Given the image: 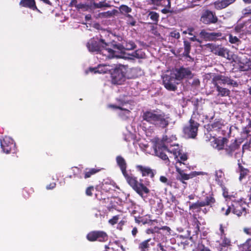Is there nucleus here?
<instances>
[{
    "mask_svg": "<svg viewBox=\"0 0 251 251\" xmlns=\"http://www.w3.org/2000/svg\"><path fill=\"white\" fill-rule=\"evenodd\" d=\"M178 157H179V159H178V162L180 164L182 163V161H186L188 159L187 155L186 153H182L181 152H180ZM183 164H184L183 163Z\"/></svg>",
    "mask_w": 251,
    "mask_h": 251,
    "instance_id": "obj_46",
    "label": "nucleus"
},
{
    "mask_svg": "<svg viewBox=\"0 0 251 251\" xmlns=\"http://www.w3.org/2000/svg\"><path fill=\"white\" fill-rule=\"evenodd\" d=\"M164 205L161 200H159L156 201L151 203V210L153 213L156 215H161L163 211Z\"/></svg>",
    "mask_w": 251,
    "mask_h": 251,
    "instance_id": "obj_19",
    "label": "nucleus"
},
{
    "mask_svg": "<svg viewBox=\"0 0 251 251\" xmlns=\"http://www.w3.org/2000/svg\"><path fill=\"white\" fill-rule=\"evenodd\" d=\"M94 190V187L93 186H90L87 187L85 191V194L88 196H92L93 195V191Z\"/></svg>",
    "mask_w": 251,
    "mask_h": 251,
    "instance_id": "obj_51",
    "label": "nucleus"
},
{
    "mask_svg": "<svg viewBox=\"0 0 251 251\" xmlns=\"http://www.w3.org/2000/svg\"><path fill=\"white\" fill-rule=\"evenodd\" d=\"M136 168L138 172H139L142 175L143 177H145L144 179L143 180V183H144L146 179H147L149 182L150 184L151 181L150 179L153 181L154 176L156 173V170L151 169L149 166H143L141 165H137ZM140 179L139 180H140ZM139 180L138 181H139Z\"/></svg>",
    "mask_w": 251,
    "mask_h": 251,
    "instance_id": "obj_6",
    "label": "nucleus"
},
{
    "mask_svg": "<svg viewBox=\"0 0 251 251\" xmlns=\"http://www.w3.org/2000/svg\"><path fill=\"white\" fill-rule=\"evenodd\" d=\"M244 251H251V238H249L243 244Z\"/></svg>",
    "mask_w": 251,
    "mask_h": 251,
    "instance_id": "obj_43",
    "label": "nucleus"
},
{
    "mask_svg": "<svg viewBox=\"0 0 251 251\" xmlns=\"http://www.w3.org/2000/svg\"><path fill=\"white\" fill-rule=\"evenodd\" d=\"M123 46V50H132L136 48V45L133 41L131 40H124L122 42Z\"/></svg>",
    "mask_w": 251,
    "mask_h": 251,
    "instance_id": "obj_32",
    "label": "nucleus"
},
{
    "mask_svg": "<svg viewBox=\"0 0 251 251\" xmlns=\"http://www.w3.org/2000/svg\"><path fill=\"white\" fill-rule=\"evenodd\" d=\"M175 71V75L177 80H181L184 78L191 79L194 75L189 68H185L182 66L176 69Z\"/></svg>",
    "mask_w": 251,
    "mask_h": 251,
    "instance_id": "obj_15",
    "label": "nucleus"
},
{
    "mask_svg": "<svg viewBox=\"0 0 251 251\" xmlns=\"http://www.w3.org/2000/svg\"><path fill=\"white\" fill-rule=\"evenodd\" d=\"M110 72L111 82L113 84L120 85L125 80L126 75L127 72V67L123 65H119Z\"/></svg>",
    "mask_w": 251,
    "mask_h": 251,
    "instance_id": "obj_3",
    "label": "nucleus"
},
{
    "mask_svg": "<svg viewBox=\"0 0 251 251\" xmlns=\"http://www.w3.org/2000/svg\"><path fill=\"white\" fill-rule=\"evenodd\" d=\"M214 53L216 55L226 57V55L228 54V50L225 48H222L219 46H217L214 51Z\"/></svg>",
    "mask_w": 251,
    "mask_h": 251,
    "instance_id": "obj_30",
    "label": "nucleus"
},
{
    "mask_svg": "<svg viewBox=\"0 0 251 251\" xmlns=\"http://www.w3.org/2000/svg\"><path fill=\"white\" fill-rule=\"evenodd\" d=\"M245 26L244 23H240L237 24L234 27V30L236 32L239 33L241 31H243V29Z\"/></svg>",
    "mask_w": 251,
    "mask_h": 251,
    "instance_id": "obj_48",
    "label": "nucleus"
},
{
    "mask_svg": "<svg viewBox=\"0 0 251 251\" xmlns=\"http://www.w3.org/2000/svg\"><path fill=\"white\" fill-rule=\"evenodd\" d=\"M101 42L104 44V46L105 47L104 56L106 58H112L115 56V51L114 49L118 50H123V46L122 44L118 43L115 41H112L109 43L106 42L103 39H100Z\"/></svg>",
    "mask_w": 251,
    "mask_h": 251,
    "instance_id": "obj_4",
    "label": "nucleus"
},
{
    "mask_svg": "<svg viewBox=\"0 0 251 251\" xmlns=\"http://www.w3.org/2000/svg\"><path fill=\"white\" fill-rule=\"evenodd\" d=\"M108 107H110V108H113L114 109H120L121 110H124L126 112V113L127 114H129V113H130V111L129 110L123 108L121 106H117L116 105L110 104L108 105Z\"/></svg>",
    "mask_w": 251,
    "mask_h": 251,
    "instance_id": "obj_52",
    "label": "nucleus"
},
{
    "mask_svg": "<svg viewBox=\"0 0 251 251\" xmlns=\"http://www.w3.org/2000/svg\"><path fill=\"white\" fill-rule=\"evenodd\" d=\"M215 180L218 184L222 187L224 185V173L221 170L216 171L215 172Z\"/></svg>",
    "mask_w": 251,
    "mask_h": 251,
    "instance_id": "obj_29",
    "label": "nucleus"
},
{
    "mask_svg": "<svg viewBox=\"0 0 251 251\" xmlns=\"http://www.w3.org/2000/svg\"><path fill=\"white\" fill-rule=\"evenodd\" d=\"M94 7L96 8H101L102 7H108L110 5L105 1H100L99 3H93Z\"/></svg>",
    "mask_w": 251,
    "mask_h": 251,
    "instance_id": "obj_40",
    "label": "nucleus"
},
{
    "mask_svg": "<svg viewBox=\"0 0 251 251\" xmlns=\"http://www.w3.org/2000/svg\"><path fill=\"white\" fill-rule=\"evenodd\" d=\"M246 205V203L242 201H232V213L238 217H240L242 215L245 216L247 213V209L245 206Z\"/></svg>",
    "mask_w": 251,
    "mask_h": 251,
    "instance_id": "obj_13",
    "label": "nucleus"
},
{
    "mask_svg": "<svg viewBox=\"0 0 251 251\" xmlns=\"http://www.w3.org/2000/svg\"><path fill=\"white\" fill-rule=\"evenodd\" d=\"M126 17L128 18L130 20L128 24L132 26H134L136 22L135 20L134 19L133 17L130 14L126 15Z\"/></svg>",
    "mask_w": 251,
    "mask_h": 251,
    "instance_id": "obj_56",
    "label": "nucleus"
},
{
    "mask_svg": "<svg viewBox=\"0 0 251 251\" xmlns=\"http://www.w3.org/2000/svg\"><path fill=\"white\" fill-rule=\"evenodd\" d=\"M214 4L215 8L217 10H221L228 6L225 0L216 1Z\"/></svg>",
    "mask_w": 251,
    "mask_h": 251,
    "instance_id": "obj_36",
    "label": "nucleus"
},
{
    "mask_svg": "<svg viewBox=\"0 0 251 251\" xmlns=\"http://www.w3.org/2000/svg\"><path fill=\"white\" fill-rule=\"evenodd\" d=\"M119 219V215L114 216L111 219L109 220L108 223L109 224L113 226L118 223Z\"/></svg>",
    "mask_w": 251,
    "mask_h": 251,
    "instance_id": "obj_49",
    "label": "nucleus"
},
{
    "mask_svg": "<svg viewBox=\"0 0 251 251\" xmlns=\"http://www.w3.org/2000/svg\"><path fill=\"white\" fill-rule=\"evenodd\" d=\"M0 146L2 151L5 153H10L15 151L16 144L14 140L9 137L5 136L2 140H0Z\"/></svg>",
    "mask_w": 251,
    "mask_h": 251,
    "instance_id": "obj_11",
    "label": "nucleus"
},
{
    "mask_svg": "<svg viewBox=\"0 0 251 251\" xmlns=\"http://www.w3.org/2000/svg\"><path fill=\"white\" fill-rule=\"evenodd\" d=\"M204 206H210L212 207L213 205L216 202V200L213 194H207L203 201H201Z\"/></svg>",
    "mask_w": 251,
    "mask_h": 251,
    "instance_id": "obj_23",
    "label": "nucleus"
},
{
    "mask_svg": "<svg viewBox=\"0 0 251 251\" xmlns=\"http://www.w3.org/2000/svg\"><path fill=\"white\" fill-rule=\"evenodd\" d=\"M116 161L126 182L139 196L143 197L144 194H148L150 193V191L147 187L150 185V182L147 179L143 183L142 179H140L138 181L136 176H135L132 173H128L126 171V162L122 156H117Z\"/></svg>",
    "mask_w": 251,
    "mask_h": 251,
    "instance_id": "obj_1",
    "label": "nucleus"
},
{
    "mask_svg": "<svg viewBox=\"0 0 251 251\" xmlns=\"http://www.w3.org/2000/svg\"><path fill=\"white\" fill-rule=\"evenodd\" d=\"M119 9L120 11V13L124 15L129 14L128 13L132 11L131 8L125 4H122L120 5Z\"/></svg>",
    "mask_w": 251,
    "mask_h": 251,
    "instance_id": "obj_34",
    "label": "nucleus"
},
{
    "mask_svg": "<svg viewBox=\"0 0 251 251\" xmlns=\"http://www.w3.org/2000/svg\"><path fill=\"white\" fill-rule=\"evenodd\" d=\"M154 245V242H152L151 238L144 240L138 245V249L140 251H149L151 246Z\"/></svg>",
    "mask_w": 251,
    "mask_h": 251,
    "instance_id": "obj_22",
    "label": "nucleus"
},
{
    "mask_svg": "<svg viewBox=\"0 0 251 251\" xmlns=\"http://www.w3.org/2000/svg\"><path fill=\"white\" fill-rule=\"evenodd\" d=\"M78 3H77V0H72L69 3V7H75L76 8H77V5H78Z\"/></svg>",
    "mask_w": 251,
    "mask_h": 251,
    "instance_id": "obj_62",
    "label": "nucleus"
},
{
    "mask_svg": "<svg viewBox=\"0 0 251 251\" xmlns=\"http://www.w3.org/2000/svg\"><path fill=\"white\" fill-rule=\"evenodd\" d=\"M160 181L164 183H166L167 185H171L170 183V181H168V178L165 176H161L160 177Z\"/></svg>",
    "mask_w": 251,
    "mask_h": 251,
    "instance_id": "obj_58",
    "label": "nucleus"
},
{
    "mask_svg": "<svg viewBox=\"0 0 251 251\" xmlns=\"http://www.w3.org/2000/svg\"><path fill=\"white\" fill-rule=\"evenodd\" d=\"M157 247L159 248V250L161 251H167V247L165 245H163L162 243H158L157 245Z\"/></svg>",
    "mask_w": 251,
    "mask_h": 251,
    "instance_id": "obj_61",
    "label": "nucleus"
},
{
    "mask_svg": "<svg viewBox=\"0 0 251 251\" xmlns=\"http://www.w3.org/2000/svg\"><path fill=\"white\" fill-rule=\"evenodd\" d=\"M205 46L206 47V48L209 49L211 50L212 52L214 53V51L217 47V46L215 44H212V43H208L205 45Z\"/></svg>",
    "mask_w": 251,
    "mask_h": 251,
    "instance_id": "obj_54",
    "label": "nucleus"
},
{
    "mask_svg": "<svg viewBox=\"0 0 251 251\" xmlns=\"http://www.w3.org/2000/svg\"><path fill=\"white\" fill-rule=\"evenodd\" d=\"M168 148L164 143L158 144L154 148V151L156 155L161 158L162 160L166 161V162H170L168 156L166 154L167 152Z\"/></svg>",
    "mask_w": 251,
    "mask_h": 251,
    "instance_id": "obj_16",
    "label": "nucleus"
},
{
    "mask_svg": "<svg viewBox=\"0 0 251 251\" xmlns=\"http://www.w3.org/2000/svg\"><path fill=\"white\" fill-rule=\"evenodd\" d=\"M243 231L244 233H245L246 234L251 236V227L248 228V227H245L243 229Z\"/></svg>",
    "mask_w": 251,
    "mask_h": 251,
    "instance_id": "obj_64",
    "label": "nucleus"
},
{
    "mask_svg": "<svg viewBox=\"0 0 251 251\" xmlns=\"http://www.w3.org/2000/svg\"><path fill=\"white\" fill-rule=\"evenodd\" d=\"M176 76L175 74L166 75L163 77V83L165 88L169 91H175L177 89Z\"/></svg>",
    "mask_w": 251,
    "mask_h": 251,
    "instance_id": "obj_14",
    "label": "nucleus"
},
{
    "mask_svg": "<svg viewBox=\"0 0 251 251\" xmlns=\"http://www.w3.org/2000/svg\"><path fill=\"white\" fill-rule=\"evenodd\" d=\"M210 32H207L205 29H202L200 32L199 35L206 41H208L209 40Z\"/></svg>",
    "mask_w": 251,
    "mask_h": 251,
    "instance_id": "obj_42",
    "label": "nucleus"
},
{
    "mask_svg": "<svg viewBox=\"0 0 251 251\" xmlns=\"http://www.w3.org/2000/svg\"><path fill=\"white\" fill-rule=\"evenodd\" d=\"M19 5L21 7L28 8L34 11H39L35 0H21Z\"/></svg>",
    "mask_w": 251,
    "mask_h": 251,
    "instance_id": "obj_20",
    "label": "nucleus"
},
{
    "mask_svg": "<svg viewBox=\"0 0 251 251\" xmlns=\"http://www.w3.org/2000/svg\"><path fill=\"white\" fill-rule=\"evenodd\" d=\"M221 39H223V34L221 32H210L208 41H215Z\"/></svg>",
    "mask_w": 251,
    "mask_h": 251,
    "instance_id": "obj_33",
    "label": "nucleus"
},
{
    "mask_svg": "<svg viewBox=\"0 0 251 251\" xmlns=\"http://www.w3.org/2000/svg\"><path fill=\"white\" fill-rule=\"evenodd\" d=\"M202 207H204L202 202L200 201H198L197 202L190 204L189 209L192 210L193 213L200 212Z\"/></svg>",
    "mask_w": 251,
    "mask_h": 251,
    "instance_id": "obj_27",
    "label": "nucleus"
},
{
    "mask_svg": "<svg viewBox=\"0 0 251 251\" xmlns=\"http://www.w3.org/2000/svg\"><path fill=\"white\" fill-rule=\"evenodd\" d=\"M170 36L171 37L176 38V39H178L180 37L179 33L178 31H177L176 30L172 31L170 33Z\"/></svg>",
    "mask_w": 251,
    "mask_h": 251,
    "instance_id": "obj_53",
    "label": "nucleus"
},
{
    "mask_svg": "<svg viewBox=\"0 0 251 251\" xmlns=\"http://www.w3.org/2000/svg\"><path fill=\"white\" fill-rule=\"evenodd\" d=\"M201 100V99L199 100L198 99H195L193 101V102L194 103V106L195 107V109L196 110H197L199 108V103L200 101Z\"/></svg>",
    "mask_w": 251,
    "mask_h": 251,
    "instance_id": "obj_60",
    "label": "nucleus"
},
{
    "mask_svg": "<svg viewBox=\"0 0 251 251\" xmlns=\"http://www.w3.org/2000/svg\"><path fill=\"white\" fill-rule=\"evenodd\" d=\"M193 218H194V220L193 221V226H194L193 232L194 233L193 235L197 236L200 231V226L201 225V223L197 219L196 214L193 215Z\"/></svg>",
    "mask_w": 251,
    "mask_h": 251,
    "instance_id": "obj_31",
    "label": "nucleus"
},
{
    "mask_svg": "<svg viewBox=\"0 0 251 251\" xmlns=\"http://www.w3.org/2000/svg\"><path fill=\"white\" fill-rule=\"evenodd\" d=\"M199 126L200 124L191 117L189 121V125L184 127L183 132L188 137L195 138L197 135Z\"/></svg>",
    "mask_w": 251,
    "mask_h": 251,
    "instance_id": "obj_10",
    "label": "nucleus"
},
{
    "mask_svg": "<svg viewBox=\"0 0 251 251\" xmlns=\"http://www.w3.org/2000/svg\"><path fill=\"white\" fill-rule=\"evenodd\" d=\"M240 143H238L237 139L232 140L228 145H226L224 150L226 154L232 157L233 155L237 157L238 154H240Z\"/></svg>",
    "mask_w": 251,
    "mask_h": 251,
    "instance_id": "obj_12",
    "label": "nucleus"
},
{
    "mask_svg": "<svg viewBox=\"0 0 251 251\" xmlns=\"http://www.w3.org/2000/svg\"><path fill=\"white\" fill-rule=\"evenodd\" d=\"M200 21L203 24L210 25L216 24L218 21V18L215 12L206 9L201 12Z\"/></svg>",
    "mask_w": 251,
    "mask_h": 251,
    "instance_id": "obj_5",
    "label": "nucleus"
},
{
    "mask_svg": "<svg viewBox=\"0 0 251 251\" xmlns=\"http://www.w3.org/2000/svg\"><path fill=\"white\" fill-rule=\"evenodd\" d=\"M86 239L90 242H105L108 240V235L103 230H93L87 234Z\"/></svg>",
    "mask_w": 251,
    "mask_h": 251,
    "instance_id": "obj_7",
    "label": "nucleus"
},
{
    "mask_svg": "<svg viewBox=\"0 0 251 251\" xmlns=\"http://www.w3.org/2000/svg\"><path fill=\"white\" fill-rule=\"evenodd\" d=\"M176 171L178 173L176 179L180 180L182 183H185V180H187L198 175H200V173L198 172H192L190 174H187L184 172V171L178 167H176Z\"/></svg>",
    "mask_w": 251,
    "mask_h": 251,
    "instance_id": "obj_17",
    "label": "nucleus"
},
{
    "mask_svg": "<svg viewBox=\"0 0 251 251\" xmlns=\"http://www.w3.org/2000/svg\"><path fill=\"white\" fill-rule=\"evenodd\" d=\"M89 6L86 4V3H78V5H77L76 9L77 10H79L80 9L83 10L84 11H87L88 10Z\"/></svg>",
    "mask_w": 251,
    "mask_h": 251,
    "instance_id": "obj_47",
    "label": "nucleus"
},
{
    "mask_svg": "<svg viewBox=\"0 0 251 251\" xmlns=\"http://www.w3.org/2000/svg\"><path fill=\"white\" fill-rule=\"evenodd\" d=\"M149 16L150 19L154 22L155 24H157L159 21V14L156 12L150 11L149 13Z\"/></svg>",
    "mask_w": 251,
    "mask_h": 251,
    "instance_id": "obj_37",
    "label": "nucleus"
},
{
    "mask_svg": "<svg viewBox=\"0 0 251 251\" xmlns=\"http://www.w3.org/2000/svg\"><path fill=\"white\" fill-rule=\"evenodd\" d=\"M244 14H251V5L248 6L244 9Z\"/></svg>",
    "mask_w": 251,
    "mask_h": 251,
    "instance_id": "obj_63",
    "label": "nucleus"
},
{
    "mask_svg": "<svg viewBox=\"0 0 251 251\" xmlns=\"http://www.w3.org/2000/svg\"><path fill=\"white\" fill-rule=\"evenodd\" d=\"M219 226L220 232L218 233V234L220 236L221 238H223V237L226 235L225 231L227 228V227L222 224H220Z\"/></svg>",
    "mask_w": 251,
    "mask_h": 251,
    "instance_id": "obj_44",
    "label": "nucleus"
},
{
    "mask_svg": "<svg viewBox=\"0 0 251 251\" xmlns=\"http://www.w3.org/2000/svg\"><path fill=\"white\" fill-rule=\"evenodd\" d=\"M160 6H165L168 8L171 7V0H161Z\"/></svg>",
    "mask_w": 251,
    "mask_h": 251,
    "instance_id": "obj_50",
    "label": "nucleus"
},
{
    "mask_svg": "<svg viewBox=\"0 0 251 251\" xmlns=\"http://www.w3.org/2000/svg\"><path fill=\"white\" fill-rule=\"evenodd\" d=\"M229 42L231 44H236L237 45L241 43V41L236 36H233L231 34H229Z\"/></svg>",
    "mask_w": 251,
    "mask_h": 251,
    "instance_id": "obj_45",
    "label": "nucleus"
},
{
    "mask_svg": "<svg viewBox=\"0 0 251 251\" xmlns=\"http://www.w3.org/2000/svg\"><path fill=\"white\" fill-rule=\"evenodd\" d=\"M227 141L228 140L225 137H223L222 139L214 138L211 143L213 148L221 150L224 149V145L227 143Z\"/></svg>",
    "mask_w": 251,
    "mask_h": 251,
    "instance_id": "obj_21",
    "label": "nucleus"
},
{
    "mask_svg": "<svg viewBox=\"0 0 251 251\" xmlns=\"http://www.w3.org/2000/svg\"><path fill=\"white\" fill-rule=\"evenodd\" d=\"M212 82L214 85L220 86V85L227 84L233 87L238 86L237 82L232 79L230 77L222 75H215L212 78Z\"/></svg>",
    "mask_w": 251,
    "mask_h": 251,
    "instance_id": "obj_9",
    "label": "nucleus"
},
{
    "mask_svg": "<svg viewBox=\"0 0 251 251\" xmlns=\"http://www.w3.org/2000/svg\"><path fill=\"white\" fill-rule=\"evenodd\" d=\"M222 239V242L220 244V246L222 247H226L230 245V240L229 239L227 238L226 235L223 237V238H221Z\"/></svg>",
    "mask_w": 251,
    "mask_h": 251,
    "instance_id": "obj_39",
    "label": "nucleus"
},
{
    "mask_svg": "<svg viewBox=\"0 0 251 251\" xmlns=\"http://www.w3.org/2000/svg\"><path fill=\"white\" fill-rule=\"evenodd\" d=\"M177 147L178 146H177ZM169 151H167V152L170 153H173L175 158H178V155L180 154V150H178V148L177 149L173 148V149H168Z\"/></svg>",
    "mask_w": 251,
    "mask_h": 251,
    "instance_id": "obj_41",
    "label": "nucleus"
},
{
    "mask_svg": "<svg viewBox=\"0 0 251 251\" xmlns=\"http://www.w3.org/2000/svg\"><path fill=\"white\" fill-rule=\"evenodd\" d=\"M183 48L184 51L183 52V56L186 58H189L190 59H193L192 57L190 55V52L191 50V43L187 40H183Z\"/></svg>",
    "mask_w": 251,
    "mask_h": 251,
    "instance_id": "obj_25",
    "label": "nucleus"
},
{
    "mask_svg": "<svg viewBox=\"0 0 251 251\" xmlns=\"http://www.w3.org/2000/svg\"><path fill=\"white\" fill-rule=\"evenodd\" d=\"M216 91L218 92V96L221 97L228 96L230 94V90L227 88L221 87L220 85H214Z\"/></svg>",
    "mask_w": 251,
    "mask_h": 251,
    "instance_id": "obj_28",
    "label": "nucleus"
},
{
    "mask_svg": "<svg viewBox=\"0 0 251 251\" xmlns=\"http://www.w3.org/2000/svg\"><path fill=\"white\" fill-rule=\"evenodd\" d=\"M112 70V66L106 64H100L96 68H90V71L95 74H106L111 72Z\"/></svg>",
    "mask_w": 251,
    "mask_h": 251,
    "instance_id": "obj_18",
    "label": "nucleus"
},
{
    "mask_svg": "<svg viewBox=\"0 0 251 251\" xmlns=\"http://www.w3.org/2000/svg\"><path fill=\"white\" fill-rule=\"evenodd\" d=\"M145 55V53L142 51L141 50H136L132 53V56L133 57L138 59L144 58Z\"/></svg>",
    "mask_w": 251,
    "mask_h": 251,
    "instance_id": "obj_38",
    "label": "nucleus"
},
{
    "mask_svg": "<svg viewBox=\"0 0 251 251\" xmlns=\"http://www.w3.org/2000/svg\"><path fill=\"white\" fill-rule=\"evenodd\" d=\"M100 171V169L97 168H86L83 171V174L84 178L87 179L91 177L92 176L96 174Z\"/></svg>",
    "mask_w": 251,
    "mask_h": 251,
    "instance_id": "obj_26",
    "label": "nucleus"
},
{
    "mask_svg": "<svg viewBox=\"0 0 251 251\" xmlns=\"http://www.w3.org/2000/svg\"><path fill=\"white\" fill-rule=\"evenodd\" d=\"M100 14L103 17L108 18L114 15V13L112 11H108L107 12H102Z\"/></svg>",
    "mask_w": 251,
    "mask_h": 251,
    "instance_id": "obj_57",
    "label": "nucleus"
},
{
    "mask_svg": "<svg viewBox=\"0 0 251 251\" xmlns=\"http://www.w3.org/2000/svg\"><path fill=\"white\" fill-rule=\"evenodd\" d=\"M100 38L98 41L92 38L87 43V47L91 52H96L97 53L102 54L104 56L105 47L104 44L100 41Z\"/></svg>",
    "mask_w": 251,
    "mask_h": 251,
    "instance_id": "obj_8",
    "label": "nucleus"
},
{
    "mask_svg": "<svg viewBox=\"0 0 251 251\" xmlns=\"http://www.w3.org/2000/svg\"><path fill=\"white\" fill-rule=\"evenodd\" d=\"M222 126L223 125L221 121L219 120L215 121L213 123L207 125L208 128L210 130L220 129L222 128Z\"/></svg>",
    "mask_w": 251,
    "mask_h": 251,
    "instance_id": "obj_35",
    "label": "nucleus"
},
{
    "mask_svg": "<svg viewBox=\"0 0 251 251\" xmlns=\"http://www.w3.org/2000/svg\"><path fill=\"white\" fill-rule=\"evenodd\" d=\"M154 229H157V230H166V231H167L169 232H170V231H171V228L169 226H161V227H157V226H155L154 227Z\"/></svg>",
    "mask_w": 251,
    "mask_h": 251,
    "instance_id": "obj_59",
    "label": "nucleus"
},
{
    "mask_svg": "<svg viewBox=\"0 0 251 251\" xmlns=\"http://www.w3.org/2000/svg\"><path fill=\"white\" fill-rule=\"evenodd\" d=\"M231 212H232V206H231V203L226 206V211L224 214V215L227 216Z\"/></svg>",
    "mask_w": 251,
    "mask_h": 251,
    "instance_id": "obj_55",
    "label": "nucleus"
},
{
    "mask_svg": "<svg viewBox=\"0 0 251 251\" xmlns=\"http://www.w3.org/2000/svg\"><path fill=\"white\" fill-rule=\"evenodd\" d=\"M238 168L237 172L239 173L240 176L239 179L240 181H241L242 179L245 178L246 176L249 175V170L244 168L239 162V160H238Z\"/></svg>",
    "mask_w": 251,
    "mask_h": 251,
    "instance_id": "obj_24",
    "label": "nucleus"
},
{
    "mask_svg": "<svg viewBox=\"0 0 251 251\" xmlns=\"http://www.w3.org/2000/svg\"><path fill=\"white\" fill-rule=\"evenodd\" d=\"M143 121L156 127L165 128L169 124V117L160 110H148L143 112Z\"/></svg>",
    "mask_w": 251,
    "mask_h": 251,
    "instance_id": "obj_2",
    "label": "nucleus"
}]
</instances>
